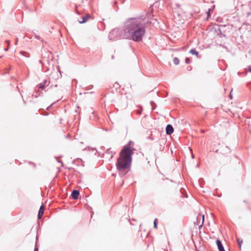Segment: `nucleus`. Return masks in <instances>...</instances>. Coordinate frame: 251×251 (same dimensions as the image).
Segmentation results:
<instances>
[{
    "instance_id": "obj_1",
    "label": "nucleus",
    "mask_w": 251,
    "mask_h": 251,
    "mask_svg": "<svg viewBox=\"0 0 251 251\" xmlns=\"http://www.w3.org/2000/svg\"><path fill=\"white\" fill-rule=\"evenodd\" d=\"M145 30V27L139 21L131 20L126 23L125 29V35L127 39L139 42L142 40Z\"/></svg>"
},
{
    "instance_id": "obj_16",
    "label": "nucleus",
    "mask_w": 251,
    "mask_h": 251,
    "mask_svg": "<svg viewBox=\"0 0 251 251\" xmlns=\"http://www.w3.org/2000/svg\"><path fill=\"white\" fill-rule=\"evenodd\" d=\"M44 87V84H40V85L39 86L40 88L43 89Z\"/></svg>"
},
{
    "instance_id": "obj_18",
    "label": "nucleus",
    "mask_w": 251,
    "mask_h": 251,
    "mask_svg": "<svg viewBox=\"0 0 251 251\" xmlns=\"http://www.w3.org/2000/svg\"><path fill=\"white\" fill-rule=\"evenodd\" d=\"M248 70L251 73V66H249L248 68Z\"/></svg>"
},
{
    "instance_id": "obj_17",
    "label": "nucleus",
    "mask_w": 251,
    "mask_h": 251,
    "mask_svg": "<svg viewBox=\"0 0 251 251\" xmlns=\"http://www.w3.org/2000/svg\"><path fill=\"white\" fill-rule=\"evenodd\" d=\"M34 251H38V247L36 246L35 247Z\"/></svg>"
},
{
    "instance_id": "obj_7",
    "label": "nucleus",
    "mask_w": 251,
    "mask_h": 251,
    "mask_svg": "<svg viewBox=\"0 0 251 251\" xmlns=\"http://www.w3.org/2000/svg\"><path fill=\"white\" fill-rule=\"evenodd\" d=\"M79 194L78 190H74L72 193V196L74 199H77Z\"/></svg>"
},
{
    "instance_id": "obj_19",
    "label": "nucleus",
    "mask_w": 251,
    "mask_h": 251,
    "mask_svg": "<svg viewBox=\"0 0 251 251\" xmlns=\"http://www.w3.org/2000/svg\"><path fill=\"white\" fill-rule=\"evenodd\" d=\"M189 149L190 150V152H191V153H192V149H191L190 148H189Z\"/></svg>"
},
{
    "instance_id": "obj_14",
    "label": "nucleus",
    "mask_w": 251,
    "mask_h": 251,
    "mask_svg": "<svg viewBox=\"0 0 251 251\" xmlns=\"http://www.w3.org/2000/svg\"><path fill=\"white\" fill-rule=\"evenodd\" d=\"M210 9H209L208 10V11L207 13V18H209L210 16Z\"/></svg>"
},
{
    "instance_id": "obj_4",
    "label": "nucleus",
    "mask_w": 251,
    "mask_h": 251,
    "mask_svg": "<svg viewBox=\"0 0 251 251\" xmlns=\"http://www.w3.org/2000/svg\"><path fill=\"white\" fill-rule=\"evenodd\" d=\"M166 133L171 135L174 131V128L171 125H168L166 129Z\"/></svg>"
},
{
    "instance_id": "obj_8",
    "label": "nucleus",
    "mask_w": 251,
    "mask_h": 251,
    "mask_svg": "<svg viewBox=\"0 0 251 251\" xmlns=\"http://www.w3.org/2000/svg\"><path fill=\"white\" fill-rule=\"evenodd\" d=\"M90 18H91L90 15L89 14H87L85 16H84V17H83L82 18V21H80L79 22L80 24L84 23L88 21V20L89 19H90Z\"/></svg>"
},
{
    "instance_id": "obj_9",
    "label": "nucleus",
    "mask_w": 251,
    "mask_h": 251,
    "mask_svg": "<svg viewBox=\"0 0 251 251\" xmlns=\"http://www.w3.org/2000/svg\"><path fill=\"white\" fill-rule=\"evenodd\" d=\"M190 52L194 55H198L199 52L196 50L192 49L190 50Z\"/></svg>"
},
{
    "instance_id": "obj_11",
    "label": "nucleus",
    "mask_w": 251,
    "mask_h": 251,
    "mask_svg": "<svg viewBox=\"0 0 251 251\" xmlns=\"http://www.w3.org/2000/svg\"><path fill=\"white\" fill-rule=\"evenodd\" d=\"M157 219H155V220L154 221V223H153V227L155 229L157 228Z\"/></svg>"
},
{
    "instance_id": "obj_6",
    "label": "nucleus",
    "mask_w": 251,
    "mask_h": 251,
    "mask_svg": "<svg viewBox=\"0 0 251 251\" xmlns=\"http://www.w3.org/2000/svg\"><path fill=\"white\" fill-rule=\"evenodd\" d=\"M44 207L43 205H42L40 207L39 210V212H38V217L39 219L41 218L42 215L44 214Z\"/></svg>"
},
{
    "instance_id": "obj_20",
    "label": "nucleus",
    "mask_w": 251,
    "mask_h": 251,
    "mask_svg": "<svg viewBox=\"0 0 251 251\" xmlns=\"http://www.w3.org/2000/svg\"><path fill=\"white\" fill-rule=\"evenodd\" d=\"M129 86L131 87L129 84H128L127 86V87H128Z\"/></svg>"
},
{
    "instance_id": "obj_21",
    "label": "nucleus",
    "mask_w": 251,
    "mask_h": 251,
    "mask_svg": "<svg viewBox=\"0 0 251 251\" xmlns=\"http://www.w3.org/2000/svg\"><path fill=\"white\" fill-rule=\"evenodd\" d=\"M192 158H194V155L193 154L192 155Z\"/></svg>"
},
{
    "instance_id": "obj_2",
    "label": "nucleus",
    "mask_w": 251,
    "mask_h": 251,
    "mask_svg": "<svg viewBox=\"0 0 251 251\" xmlns=\"http://www.w3.org/2000/svg\"><path fill=\"white\" fill-rule=\"evenodd\" d=\"M134 149L131 147L130 143L124 146L117 158L116 166L117 169L125 174L130 168L132 161V155Z\"/></svg>"
},
{
    "instance_id": "obj_15",
    "label": "nucleus",
    "mask_w": 251,
    "mask_h": 251,
    "mask_svg": "<svg viewBox=\"0 0 251 251\" xmlns=\"http://www.w3.org/2000/svg\"><path fill=\"white\" fill-rule=\"evenodd\" d=\"M232 91V89L231 90V91H230V92L229 93V98H230V99H232V95H231Z\"/></svg>"
},
{
    "instance_id": "obj_5",
    "label": "nucleus",
    "mask_w": 251,
    "mask_h": 251,
    "mask_svg": "<svg viewBox=\"0 0 251 251\" xmlns=\"http://www.w3.org/2000/svg\"><path fill=\"white\" fill-rule=\"evenodd\" d=\"M216 244L219 251H225L221 242L219 240H216Z\"/></svg>"
},
{
    "instance_id": "obj_10",
    "label": "nucleus",
    "mask_w": 251,
    "mask_h": 251,
    "mask_svg": "<svg viewBox=\"0 0 251 251\" xmlns=\"http://www.w3.org/2000/svg\"><path fill=\"white\" fill-rule=\"evenodd\" d=\"M174 63L176 65H177L179 63V60L177 57H175L173 59Z\"/></svg>"
},
{
    "instance_id": "obj_12",
    "label": "nucleus",
    "mask_w": 251,
    "mask_h": 251,
    "mask_svg": "<svg viewBox=\"0 0 251 251\" xmlns=\"http://www.w3.org/2000/svg\"><path fill=\"white\" fill-rule=\"evenodd\" d=\"M237 242H238V245H239V248L240 249L241 248V244L242 243L243 241L242 240H240L239 239H237Z\"/></svg>"
},
{
    "instance_id": "obj_13",
    "label": "nucleus",
    "mask_w": 251,
    "mask_h": 251,
    "mask_svg": "<svg viewBox=\"0 0 251 251\" xmlns=\"http://www.w3.org/2000/svg\"><path fill=\"white\" fill-rule=\"evenodd\" d=\"M190 62H191V61H190V58H186L185 59V63H187V64H189V63H190Z\"/></svg>"
},
{
    "instance_id": "obj_3",
    "label": "nucleus",
    "mask_w": 251,
    "mask_h": 251,
    "mask_svg": "<svg viewBox=\"0 0 251 251\" xmlns=\"http://www.w3.org/2000/svg\"><path fill=\"white\" fill-rule=\"evenodd\" d=\"M204 215L199 214L197 217V222H194V224L199 227H201L204 222Z\"/></svg>"
}]
</instances>
